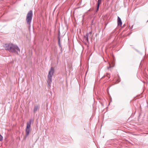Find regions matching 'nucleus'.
Segmentation results:
<instances>
[{
  "label": "nucleus",
  "instance_id": "obj_1",
  "mask_svg": "<svg viewBox=\"0 0 148 148\" xmlns=\"http://www.w3.org/2000/svg\"><path fill=\"white\" fill-rule=\"evenodd\" d=\"M5 49L8 50L10 52H14L16 50L19 51L20 49L18 47L14 45L11 44L6 45Z\"/></svg>",
  "mask_w": 148,
  "mask_h": 148
},
{
  "label": "nucleus",
  "instance_id": "obj_2",
  "mask_svg": "<svg viewBox=\"0 0 148 148\" xmlns=\"http://www.w3.org/2000/svg\"><path fill=\"white\" fill-rule=\"evenodd\" d=\"M54 73V69L53 67H51L50 70L49 71L47 77V82L48 85L50 86V84L52 82V77Z\"/></svg>",
  "mask_w": 148,
  "mask_h": 148
},
{
  "label": "nucleus",
  "instance_id": "obj_3",
  "mask_svg": "<svg viewBox=\"0 0 148 148\" xmlns=\"http://www.w3.org/2000/svg\"><path fill=\"white\" fill-rule=\"evenodd\" d=\"M32 17V12L30 11L27 15L26 20L27 24H29L31 23Z\"/></svg>",
  "mask_w": 148,
  "mask_h": 148
},
{
  "label": "nucleus",
  "instance_id": "obj_4",
  "mask_svg": "<svg viewBox=\"0 0 148 148\" xmlns=\"http://www.w3.org/2000/svg\"><path fill=\"white\" fill-rule=\"evenodd\" d=\"M32 122V120L30 119L29 121V122H28L27 123V126L26 128V136H27L29 134L30 128H31V123Z\"/></svg>",
  "mask_w": 148,
  "mask_h": 148
},
{
  "label": "nucleus",
  "instance_id": "obj_5",
  "mask_svg": "<svg viewBox=\"0 0 148 148\" xmlns=\"http://www.w3.org/2000/svg\"><path fill=\"white\" fill-rule=\"evenodd\" d=\"M92 33L91 32H90L89 33L87 34L86 36H84V38L86 40L87 42H88V38L90 39H92Z\"/></svg>",
  "mask_w": 148,
  "mask_h": 148
},
{
  "label": "nucleus",
  "instance_id": "obj_6",
  "mask_svg": "<svg viewBox=\"0 0 148 148\" xmlns=\"http://www.w3.org/2000/svg\"><path fill=\"white\" fill-rule=\"evenodd\" d=\"M117 23L119 26H121L122 24L121 20L119 16L118 17Z\"/></svg>",
  "mask_w": 148,
  "mask_h": 148
},
{
  "label": "nucleus",
  "instance_id": "obj_7",
  "mask_svg": "<svg viewBox=\"0 0 148 148\" xmlns=\"http://www.w3.org/2000/svg\"><path fill=\"white\" fill-rule=\"evenodd\" d=\"M38 108V106H35L34 109V112L35 113Z\"/></svg>",
  "mask_w": 148,
  "mask_h": 148
},
{
  "label": "nucleus",
  "instance_id": "obj_8",
  "mask_svg": "<svg viewBox=\"0 0 148 148\" xmlns=\"http://www.w3.org/2000/svg\"><path fill=\"white\" fill-rule=\"evenodd\" d=\"M101 1H102V0H98V3H97V5H100L101 3Z\"/></svg>",
  "mask_w": 148,
  "mask_h": 148
},
{
  "label": "nucleus",
  "instance_id": "obj_9",
  "mask_svg": "<svg viewBox=\"0 0 148 148\" xmlns=\"http://www.w3.org/2000/svg\"><path fill=\"white\" fill-rule=\"evenodd\" d=\"M109 64V67H108V70H110V69L112 67H113L114 66V65L113 64H112V66H111V65L110 64Z\"/></svg>",
  "mask_w": 148,
  "mask_h": 148
},
{
  "label": "nucleus",
  "instance_id": "obj_10",
  "mask_svg": "<svg viewBox=\"0 0 148 148\" xmlns=\"http://www.w3.org/2000/svg\"><path fill=\"white\" fill-rule=\"evenodd\" d=\"M99 5H97V9H96V12H97V11L99 10Z\"/></svg>",
  "mask_w": 148,
  "mask_h": 148
},
{
  "label": "nucleus",
  "instance_id": "obj_11",
  "mask_svg": "<svg viewBox=\"0 0 148 148\" xmlns=\"http://www.w3.org/2000/svg\"><path fill=\"white\" fill-rule=\"evenodd\" d=\"M2 138L3 137L1 135H0V140H1L2 139Z\"/></svg>",
  "mask_w": 148,
  "mask_h": 148
}]
</instances>
